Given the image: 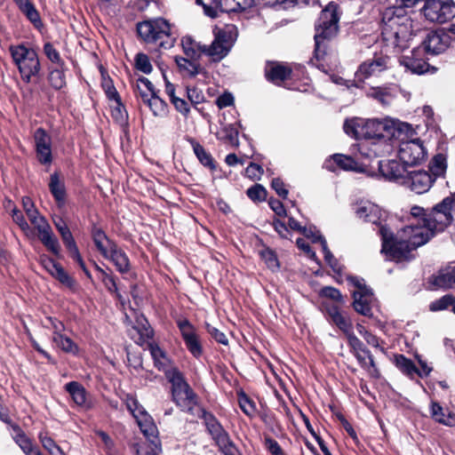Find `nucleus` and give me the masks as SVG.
I'll return each mask as SVG.
<instances>
[{"mask_svg":"<svg viewBox=\"0 0 455 455\" xmlns=\"http://www.w3.org/2000/svg\"><path fill=\"white\" fill-rule=\"evenodd\" d=\"M410 224L397 231L395 235L386 226H380L381 252L389 259L409 260L411 251L427 243L434 235L444 231L455 221V194L447 196L428 212L418 205L410 210Z\"/></svg>","mask_w":455,"mask_h":455,"instance_id":"obj_1","label":"nucleus"},{"mask_svg":"<svg viewBox=\"0 0 455 455\" xmlns=\"http://www.w3.org/2000/svg\"><path fill=\"white\" fill-rule=\"evenodd\" d=\"M345 132L356 140L365 139L355 145L363 159L389 156L396 148L397 140L411 134L412 126L397 119H348L344 124Z\"/></svg>","mask_w":455,"mask_h":455,"instance_id":"obj_2","label":"nucleus"},{"mask_svg":"<svg viewBox=\"0 0 455 455\" xmlns=\"http://www.w3.org/2000/svg\"><path fill=\"white\" fill-rule=\"evenodd\" d=\"M382 40L386 47L400 52L409 46L412 36V20L401 6H389L381 13Z\"/></svg>","mask_w":455,"mask_h":455,"instance_id":"obj_3","label":"nucleus"},{"mask_svg":"<svg viewBox=\"0 0 455 455\" xmlns=\"http://www.w3.org/2000/svg\"><path fill=\"white\" fill-rule=\"evenodd\" d=\"M339 12L337 3L330 2L321 12L315 23V57L323 59L326 53L327 41L333 38L339 29Z\"/></svg>","mask_w":455,"mask_h":455,"instance_id":"obj_4","label":"nucleus"},{"mask_svg":"<svg viewBox=\"0 0 455 455\" xmlns=\"http://www.w3.org/2000/svg\"><path fill=\"white\" fill-rule=\"evenodd\" d=\"M139 36L147 44H154L164 49L173 46L175 37L171 24L163 18L144 20L137 25Z\"/></svg>","mask_w":455,"mask_h":455,"instance_id":"obj_5","label":"nucleus"},{"mask_svg":"<svg viewBox=\"0 0 455 455\" xmlns=\"http://www.w3.org/2000/svg\"><path fill=\"white\" fill-rule=\"evenodd\" d=\"M93 243L107 259H109L121 274H127L131 268L130 259L127 254L112 240H110L105 232L100 228L92 229Z\"/></svg>","mask_w":455,"mask_h":455,"instance_id":"obj_6","label":"nucleus"},{"mask_svg":"<svg viewBox=\"0 0 455 455\" xmlns=\"http://www.w3.org/2000/svg\"><path fill=\"white\" fill-rule=\"evenodd\" d=\"M9 51L25 83L29 84L39 76L41 65L34 49L18 44L10 46Z\"/></svg>","mask_w":455,"mask_h":455,"instance_id":"obj_7","label":"nucleus"},{"mask_svg":"<svg viewBox=\"0 0 455 455\" xmlns=\"http://www.w3.org/2000/svg\"><path fill=\"white\" fill-rule=\"evenodd\" d=\"M22 205L30 222L37 230L38 237L42 243L54 255H59L60 246L58 238L53 234L45 218L35 208L34 203L29 197L22 198Z\"/></svg>","mask_w":455,"mask_h":455,"instance_id":"obj_8","label":"nucleus"},{"mask_svg":"<svg viewBox=\"0 0 455 455\" xmlns=\"http://www.w3.org/2000/svg\"><path fill=\"white\" fill-rule=\"evenodd\" d=\"M214 39L210 45L204 44V54L213 61H220L230 52L237 38V28L234 25H226L222 28H214Z\"/></svg>","mask_w":455,"mask_h":455,"instance_id":"obj_9","label":"nucleus"},{"mask_svg":"<svg viewBox=\"0 0 455 455\" xmlns=\"http://www.w3.org/2000/svg\"><path fill=\"white\" fill-rule=\"evenodd\" d=\"M166 379L172 384L174 403L183 411L191 410L196 403V396L178 368L166 371Z\"/></svg>","mask_w":455,"mask_h":455,"instance_id":"obj_10","label":"nucleus"},{"mask_svg":"<svg viewBox=\"0 0 455 455\" xmlns=\"http://www.w3.org/2000/svg\"><path fill=\"white\" fill-rule=\"evenodd\" d=\"M416 132L412 128L411 134L403 140H397L398 156L402 163L415 165L422 163L427 157V150L423 141L415 137Z\"/></svg>","mask_w":455,"mask_h":455,"instance_id":"obj_11","label":"nucleus"},{"mask_svg":"<svg viewBox=\"0 0 455 455\" xmlns=\"http://www.w3.org/2000/svg\"><path fill=\"white\" fill-rule=\"evenodd\" d=\"M423 12L429 21L443 24L455 16V4L452 0H427Z\"/></svg>","mask_w":455,"mask_h":455,"instance_id":"obj_12","label":"nucleus"},{"mask_svg":"<svg viewBox=\"0 0 455 455\" xmlns=\"http://www.w3.org/2000/svg\"><path fill=\"white\" fill-rule=\"evenodd\" d=\"M347 280L355 287V290L353 291V306L355 310L363 315H371V305L374 301V296L371 290L365 285L363 279L356 276H350Z\"/></svg>","mask_w":455,"mask_h":455,"instance_id":"obj_13","label":"nucleus"},{"mask_svg":"<svg viewBox=\"0 0 455 455\" xmlns=\"http://www.w3.org/2000/svg\"><path fill=\"white\" fill-rule=\"evenodd\" d=\"M389 61V58L386 55H374L358 67L355 72V78L363 82L371 76H376L388 68Z\"/></svg>","mask_w":455,"mask_h":455,"instance_id":"obj_14","label":"nucleus"},{"mask_svg":"<svg viewBox=\"0 0 455 455\" xmlns=\"http://www.w3.org/2000/svg\"><path fill=\"white\" fill-rule=\"evenodd\" d=\"M363 157L359 152L355 156H348L341 154H335L324 163V167L330 171L335 172L336 167L345 171L363 172L366 164L363 162Z\"/></svg>","mask_w":455,"mask_h":455,"instance_id":"obj_15","label":"nucleus"},{"mask_svg":"<svg viewBox=\"0 0 455 455\" xmlns=\"http://www.w3.org/2000/svg\"><path fill=\"white\" fill-rule=\"evenodd\" d=\"M177 325L188 350L195 357H199L203 353V348L194 325L187 319L179 320Z\"/></svg>","mask_w":455,"mask_h":455,"instance_id":"obj_16","label":"nucleus"},{"mask_svg":"<svg viewBox=\"0 0 455 455\" xmlns=\"http://www.w3.org/2000/svg\"><path fill=\"white\" fill-rule=\"evenodd\" d=\"M34 141L36 158L42 164H51L52 162V138L43 128H38L34 132Z\"/></svg>","mask_w":455,"mask_h":455,"instance_id":"obj_17","label":"nucleus"},{"mask_svg":"<svg viewBox=\"0 0 455 455\" xmlns=\"http://www.w3.org/2000/svg\"><path fill=\"white\" fill-rule=\"evenodd\" d=\"M434 180L426 171L408 172L406 178L403 179V186L410 188L417 194H423L429 190Z\"/></svg>","mask_w":455,"mask_h":455,"instance_id":"obj_18","label":"nucleus"},{"mask_svg":"<svg viewBox=\"0 0 455 455\" xmlns=\"http://www.w3.org/2000/svg\"><path fill=\"white\" fill-rule=\"evenodd\" d=\"M407 164H400L396 160H387L379 162V170L381 175L387 180L397 182L401 185L409 171Z\"/></svg>","mask_w":455,"mask_h":455,"instance_id":"obj_19","label":"nucleus"},{"mask_svg":"<svg viewBox=\"0 0 455 455\" xmlns=\"http://www.w3.org/2000/svg\"><path fill=\"white\" fill-rule=\"evenodd\" d=\"M135 418L140 431L143 433L145 437L148 440V447H155L156 450H161L160 441L157 436V427L153 422L152 418L147 411L140 412L136 414Z\"/></svg>","mask_w":455,"mask_h":455,"instance_id":"obj_20","label":"nucleus"},{"mask_svg":"<svg viewBox=\"0 0 455 455\" xmlns=\"http://www.w3.org/2000/svg\"><path fill=\"white\" fill-rule=\"evenodd\" d=\"M204 419L208 432L212 436L217 445L220 449L228 448L231 444L228 435L216 418L210 413L204 412Z\"/></svg>","mask_w":455,"mask_h":455,"instance_id":"obj_21","label":"nucleus"},{"mask_svg":"<svg viewBox=\"0 0 455 455\" xmlns=\"http://www.w3.org/2000/svg\"><path fill=\"white\" fill-rule=\"evenodd\" d=\"M421 47L427 54H440L448 47V36L443 33L431 31L422 42Z\"/></svg>","mask_w":455,"mask_h":455,"instance_id":"obj_22","label":"nucleus"},{"mask_svg":"<svg viewBox=\"0 0 455 455\" xmlns=\"http://www.w3.org/2000/svg\"><path fill=\"white\" fill-rule=\"evenodd\" d=\"M355 212L359 219L372 224H379L382 218L380 208L367 200L358 202L355 205Z\"/></svg>","mask_w":455,"mask_h":455,"instance_id":"obj_23","label":"nucleus"},{"mask_svg":"<svg viewBox=\"0 0 455 455\" xmlns=\"http://www.w3.org/2000/svg\"><path fill=\"white\" fill-rule=\"evenodd\" d=\"M291 72L288 66L278 62L267 61L265 67L267 79L278 85L290 77Z\"/></svg>","mask_w":455,"mask_h":455,"instance_id":"obj_24","label":"nucleus"},{"mask_svg":"<svg viewBox=\"0 0 455 455\" xmlns=\"http://www.w3.org/2000/svg\"><path fill=\"white\" fill-rule=\"evenodd\" d=\"M397 86L395 84L372 87L367 92V96L378 100L382 105H389L396 97Z\"/></svg>","mask_w":455,"mask_h":455,"instance_id":"obj_25","label":"nucleus"},{"mask_svg":"<svg viewBox=\"0 0 455 455\" xmlns=\"http://www.w3.org/2000/svg\"><path fill=\"white\" fill-rule=\"evenodd\" d=\"M65 389L77 406L84 409H89L91 407L87 391L80 383L76 381L68 382L65 385Z\"/></svg>","mask_w":455,"mask_h":455,"instance_id":"obj_26","label":"nucleus"},{"mask_svg":"<svg viewBox=\"0 0 455 455\" xmlns=\"http://www.w3.org/2000/svg\"><path fill=\"white\" fill-rule=\"evenodd\" d=\"M237 126H241V124H221L220 130L216 132L217 139L219 140L223 141L226 144H228L232 147L237 148L239 146V140H238L239 132H238Z\"/></svg>","mask_w":455,"mask_h":455,"instance_id":"obj_27","label":"nucleus"},{"mask_svg":"<svg viewBox=\"0 0 455 455\" xmlns=\"http://www.w3.org/2000/svg\"><path fill=\"white\" fill-rule=\"evenodd\" d=\"M411 53L412 56H403L400 59L401 65L412 74L422 75L426 73L429 67L428 63L421 59L415 58L416 51H413Z\"/></svg>","mask_w":455,"mask_h":455,"instance_id":"obj_28","label":"nucleus"},{"mask_svg":"<svg viewBox=\"0 0 455 455\" xmlns=\"http://www.w3.org/2000/svg\"><path fill=\"white\" fill-rule=\"evenodd\" d=\"M360 366L367 371L371 378H379V372L374 362L373 355L366 348L363 352L354 355Z\"/></svg>","mask_w":455,"mask_h":455,"instance_id":"obj_29","label":"nucleus"},{"mask_svg":"<svg viewBox=\"0 0 455 455\" xmlns=\"http://www.w3.org/2000/svg\"><path fill=\"white\" fill-rule=\"evenodd\" d=\"M150 354L153 357L155 366L159 370L163 371L166 375V371H170L171 368H175L171 365V361L166 355L165 352L156 344L149 345Z\"/></svg>","mask_w":455,"mask_h":455,"instance_id":"obj_30","label":"nucleus"},{"mask_svg":"<svg viewBox=\"0 0 455 455\" xmlns=\"http://www.w3.org/2000/svg\"><path fill=\"white\" fill-rule=\"evenodd\" d=\"M181 45L185 55L191 60H196L202 53L204 54V44L195 41L191 36H184Z\"/></svg>","mask_w":455,"mask_h":455,"instance_id":"obj_31","label":"nucleus"},{"mask_svg":"<svg viewBox=\"0 0 455 455\" xmlns=\"http://www.w3.org/2000/svg\"><path fill=\"white\" fill-rule=\"evenodd\" d=\"M432 283L436 288L448 289L455 284V268L449 267L433 276Z\"/></svg>","mask_w":455,"mask_h":455,"instance_id":"obj_32","label":"nucleus"},{"mask_svg":"<svg viewBox=\"0 0 455 455\" xmlns=\"http://www.w3.org/2000/svg\"><path fill=\"white\" fill-rule=\"evenodd\" d=\"M431 415L437 422L443 425L455 426V414L451 411L445 414L443 407L438 403L432 402Z\"/></svg>","mask_w":455,"mask_h":455,"instance_id":"obj_33","label":"nucleus"},{"mask_svg":"<svg viewBox=\"0 0 455 455\" xmlns=\"http://www.w3.org/2000/svg\"><path fill=\"white\" fill-rule=\"evenodd\" d=\"M150 108L152 114L156 117H164L169 109L167 103L157 96L156 92L145 102Z\"/></svg>","mask_w":455,"mask_h":455,"instance_id":"obj_34","label":"nucleus"},{"mask_svg":"<svg viewBox=\"0 0 455 455\" xmlns=\"http://www.w3.org/2000/svg\"><path fill=\"white\" fill-rule=\"evenodd\" d=\"M194 60H188L183 57L175 58L180 71L182 72L184 76H195L203 70L202 67Z\"/></svg>","mask_w":455,"mask_h":455,"instance_id":"obj_35","label":"nucleus"},{"mask_svg":"<svg viewBox=\"0 0 455 455\" xmlns=\"http://www.w3.org/2000/svg\"><path fill=\"white\" fill-rule=\"evenodd\" d=\"M396 367L404 374L409 377H413L415 374L419 375L422 378V373L415 366L413 362L403 355H398L395 358Z\"/></svg>","mask_w":455,"mask_h":455,"instance_id":"obj_36","label":"nucleus"},{"mask_svg":"<svg viewBox=\"0 0 455 455\" xmlns=\"http://www.w3.org/2000/svg\"><path fill=\"white\" fill-rule=\"evenodd\" d=\"M49 188L53 197L59 204H63L65 201V187L63 182L60 180L58 173L51 175Z\"/></svg>","mask_w":455,"mask_h":455,"instance_id":"obj_37","label":"nucleus"},{"mask_svg":"<svg viewBox=\"0 0 455 455\" xmlns=\"http://www.w3.org/2000/svg\"><path fill=\"white\" fill-rule=\"evenodd\" d=\"M136 91L139 97L145 103L155 92L153 84L146 77H140L136 82Z\"/></svg>","mask_w":455,"mask_h":455,"instance_id":"obj_38","label":"nucleus"},{"mask_svg":"<svg viewBox=\"0 0 455 455\" xmlns=\"http://www.w3.org/2000/svg\"><path fill=\"white\" fill-rule=\"evenodd\" d=\"M194 153L200 163L205 167L214 170L216 168L215 162L210 153H208L203 146L197 142L193 143Z\"/></svg>","mask_w":455,"mask_h":455,"instance_id":"obj_39","label":"nucleus"},{"mask_svg":"<svg viewBox=\"0 0 455 455\" xmlns=\"http://www.w3.org/2000/svg\"><path fill=\"white\" fill-rule=\"evenodd\" d=\"M52 340L65 352L73 354L77 352V346L72 341L71 339L62 335L61 333L54 334Z\"/></svg>","mask_w":455,"mask_h":455,"instance_id":"obj_40","label":"nucleus"},{"mask_svg":"<svg viewBox=\"0 0 455 455\" xmlns=\"http://www.w3.org/2000/svg\"><path fill=\"white\" fill-rule=\"evenodd\" d=\"M97 271H99L101 275V280L106 286V288L110 291L116 293V297L121 299V295L118 292L117 285L116 283L115 276L111 274L107 273L105 270L100 268L99 266H96Z\"/></svg>","mask_w":455,"mask_h":455,"instance_id":"obj_41","label":"nucleus"},{"mask_svg":"<svg viewBox=\"0 0 455 455\" xmlns=\"http://www.w3.org/2000/svg\"><path fill=\"white\" fill-rule=\"evenodd\" d=\"M220 0H196V4L203 7L204 12L211 17L215 18L220 12Z\"/></svg>","mask_w":455,"mask_h":455,"instance_id":"obj_42","label":"nucleus"},{"mask_svg":"<svg viewBox=\"0 0 455 455\" xmlns=\"http://www.w3.org/2000/svg\"><path fill=\"white\" fill-rule=\"evenodd\" d=\"M455 303V298L452 295L447 294L442 298L433 301L429 305V310L432 312L441 311L447 309L450 306Z\"/></svg>","mask_w":455,"mask_h":455,"instance_id":"obj_43","label":"nucleus"},{"mask_svg":"<svg viewBox=\"0 0 455 455\" xmlns=\"http://www.w3.org/2000/svg\"><path fill=\"white\" fill-rule=\"evenodd\" d=\"M39 439L43 447L48 451L50 455H65L60 447L57 445L51 437L41 433L39 435Z\"/></svg>","mask_w":455,"mask_h":455,"instance_id":"obj_44","label":"nucleus"},{"mask_svg":"<svg viewBox=\"0 0 455 455\" xmlns=\"http://www.w3.org/2000/svg\"><path fill=\"white\" fill-rule=\"evenodd\" d=\"M135 68L144 74H150L153 70L152 64L148 56L145 53L140 52L135 56Z\"/></svg>","mask_w":455,"mask_h":455,"instance_id":"obj_45","label":"nucleus"},{"mask_svg":"<svg viewBox=\"0 0 455 455\" xmlns=\"http://www.w3.org/2000/svg\"><path fill=\"white\" fill-rule=\"evenodd\" d=\"M20 12L27 17V19L34 25L36 28H41L43 22L41 20L39 12L35 8L34 4H31L28 7L23 8Z\"/></svg>","mask_w":455,"mask_h":455,"instance_id":"obj_46","label":"nucleus"},{"mask_svg":"<svg viewBox=\"0 0 455 455\" xmlns=\"http://www.w3.org/2000/svg\"><path fill=\"white\" fill-rule=\"evenodd\" d=\"M49 82L51 85L57 90L66 85V79L63 70L60 68L53 69L49 74Z\"/></svg>","mask_w":455,"mask_h":455,"instance_id":"obj_47","label":"nucleus"},{"mask_svg":"<svg viewBox=\"0 0 455 455\" xmlns=\"http://www.w3.org/2000/svg\"><path fill=\"white\" fill-rule=\"evenodd\" d=\"M446 167L445 156L439 154L433 158L430 170L435 176H441L445 172Z\"/></svg>","mask_w":455,"mask_h":455,"instance_id":"obj_48","label":"nucleus"},{"mask_svg":"<svg viewBox=\"0 0 455 455\" xmlns=\"http://www.w3.org/2000/svg\"><path fill=\"white\" fill-rule=\"evenodd\" d=\"M124 403L127 410L132 414L134 418L137 417L140 411H146L145 409L139 403L138 400L132 395H126Z\"/></svg>","mask_w":455,"mask_h":455,"instance_id":"obj_49","label":"nucleus"},{"mask_svg":"<svg viewBox=\"0 0 455 455\" xmlns=\"http://www.w3.org/2000/svg\"><path fill=\"white\" fill-rule=\"evenodd\" d=\"M247 196L252 201H264L267 197V190L265 188L259 184H256L251 188L247 189Z\"/></svg>","mask_w":455,"mask_h":455,"instance_id":"obj_50","label":"nucleus"},{"mask_svg":"<svg viewBox=\"0 0 455 455\" xmlns=\"http://www.w3.org/2000/svg\"><path fill=\"white\" fill-rule=\"evenodd\" d=\"M261 259L265 261L268 268L275 271L278 269L279 263L275 252L271 250H264L260 252Z\"/></svg>","mask_w":455,"mask_h":455,"instance_id":"obj_51","label":"nucleus"},{"mask_svg":"<svg viewBox=\"0 0 455 455\" xmlns=\"http://www.w3.org/2000/svg\"><path fill=\"white\" fill-rule=\"evenodd\" d=\"M320 247L324 254V259H325L326 262L328 263V265L334 271H339V264H338L336 259L334 258V256L332 255V253L331 252V251L329 250V248L327 246L326 240H321Z\"/></svg>","mask_w":455,"mask_h":455,"instance_id":"obj_52","label":"nucleus"},{"mask_svg":"<svg viewBox=\"0 0 455 455\" xmlns=\"http://www.w3.org/2000/svg\"><path fill=\"white\" fill-rule=\"evenodd\" d=\"M52 276L68 288H72L75 285L74 279L69 276L61 266H60L58 270H56Z\"/></svg>","mask_w":455,"mask_h":455,"instance_id":"obj_53","label":"nucleus"},{"mask_svg":"<svg viewBox=\"0 0 455 455\" xmlns=\"http://www.w3.org/2000/svg\"><path fill=\"white\" fill-rule=\"evenodd\" d=\"M347 338L353 355L363 352V350L366 349L363 342L354 334V332L348 334Z\"/></svg>","mask_w":455,"mask_h":455,"instance_id":"obj_54","label":"nucleus"},{"mask_svg":"<svg viewBox=\"0 0 455 455\" xmlns=\"http://www.w3.org/2000/svg\"><path fill=\"white\" fill-rule=\"evenodd\" d=\"M44 52L46 57L53 63L62 64L61 58L58 51L53 47L51 43H46L44 45Z\"/></svg>","mask_w":455,"mask_h":455,"instance_id":"obj_55","label":"nucleus"},{"mask_svg":"<svg viewBox=\"0 0 455 455\" xmlns=\"http://www.w3.org/2000/svg\"><path fill=\"white\" fill-rule=\"evenodd\" d=\"M40 263L51 275H52L60 266L54 259L46 255H42L40 257Z\"/></svg>","mask_w":455,"mask_h":455,"instance_id":"obj_56","label":"nucleus"},{"mask_svg":"<svg viewBox=\"0 0 455 455\" xmlns=\"http://www.w3.org/2000/svg\"><path fill=\"white\" fill-rule=\"evenodd\" d=\"M301 233L307 238L311 239L312 243H319L321 244V240H325L315 227H303Z\"/></svg>","mask_w":455,"mask_h":455,"instance_id":"obj_57","label":"nucleus"},{"mask_svg":"<svg viewBox=\"0 0 455 455\" xmlns=\"http://www.w3.org/2000/svg\"><path fill=\"white\" fill-rule=\"evenodd\" d=\"M102 87L108 100L116 101L121 99L111 80H104Z\"/></svg>","mask_w":455,"mask_h":455,"instance_id":"obj_58","label":"nucleus"},{"mask_svg":"<svg viewBox=\"0 0 455 455\" xmlns=\"http://www.w3.org/2000/svg\"><path fill=\"white\" fill-rule=\"evenodd\" d=\"M206 331L217 342L223 345H228V339L227 336L222 331L218 330L216 327L207 323Z\"/></svg>","mask_w":455,"mask_h":455,"instance_id":"obj_59","label":"nucleus"},{"mask_svg":"<svg viewBox=\"0 0 455 455\" xmlns=\"http://www.w3.org/2000/svg\"><path fill=\"white\" fill-rule=\"evenodd\" d=\"M114 102L116 105L112 107V116L117 122H124L127 116L124 106L122 104L121 99Z\"/></svg>","mask_w":455,"mask_h":455,"instance_id":"obj_60","label":"nucleus"},{"mask_svg":"<svg viewBox=\"0 0 455 455\" xmlns=\"http://www.w3.org/2000/svg\"><path fill=\"white\" fill-rule=\"evenodd\" d=\"M171 102L173 104L175 109L179 111L182 116H188L190 108L188 103L184 99L179 98L177 96L172 100Z\"/></svg>","mask_w":455,"mask_h":455,"instance_id":"obj_61","label":"nucleus"},{"mask_svg":"<svg viewBox=\"0 0 455 455\" xmlns=\"http://www.w3.org/2000/svg\"><path fill=\"white\" fill-rule=\"evenodd\" d=\"M333 323L339 327L340 331H342L346 336L353 332V326L351 322L343 315L340 317H338Z\"/></svg>","mask_w":455,"mask_h":455,"instance_id":"obj_62","label":"nucleus"},{"mask_svg":"<svg viewBox=\"0 0 455 455\" xmlns=\"http://www.w3.org/2000/svg\"><path fill=\"white\" fill-rule=\"evenodd\" d=\"M187 95L189 100V101L193 105L200 104L204 101V96L202 93V92L198 91L196 88H187Z\"/></svg>","mask_w":455,"mask_h":455,"instance_id":"obj_63","label":"nucleus"},{"mask_svg":"<svg viewBox=\"0 0 455 455\" xmlns=\"http://www.w3.org/2000/svg\"><path fill=\"white\" fill-rule=\"evenodd\" d=\"M239 404L242 411L248 416H252L255 412L254 404L249 400L246 395L239 398Z\"/></svg>","mask_w":455,"mask_h":455,"instance_id":"obj_64","label":"nucleus"}]
</instances>
